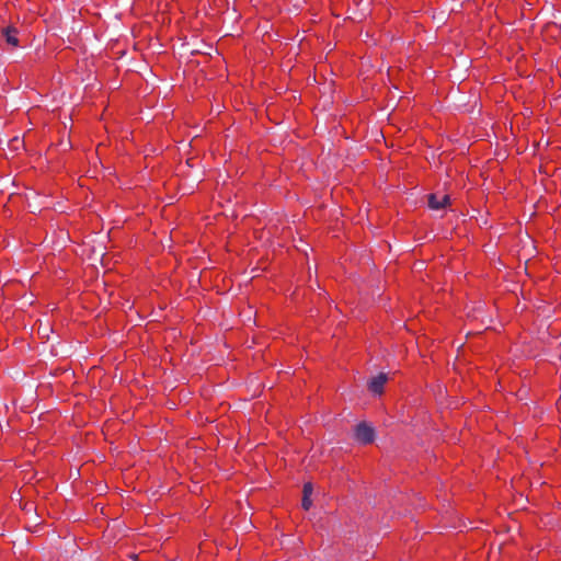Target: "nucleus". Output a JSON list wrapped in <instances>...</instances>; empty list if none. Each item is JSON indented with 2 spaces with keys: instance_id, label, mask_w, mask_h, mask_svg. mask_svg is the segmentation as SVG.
<instances>
[{
  "instance_id": "1",
  "label": "nucleus",
  "mask_w": 561,
  "mask_h": 561,
  "mask_svg": "<svg viewBox=\"0 0 561 561\" xmlns=\"http://www.w3.org/2000/svg\"><path fill=\"white\" fill-rule=\"evenodd\" d=\"M354 438L363 445L371 444L375 439V430L366 422H360L355 426Z\"/></svg>"
},
{
  "instance_id": "5",
  "label": "nucleus",
  "mask_w": 561,
  "mask_h": 561,
  "mask_svg": "<svg viewBox=\"0 0 561 561\" xmlns=\"http://www.w3.org/2000/svg\"><path fill=\"white\" fill-rule=\"evenodd\" d=\"M4 38H5V42L13 46V47H18L19 46V38L16 36L18 34V31L15 27L13 26H7L3 32H2Z\"/></svg>"
},
{
  "instance_id": "4",
  "label": "nucleus",
  "mask_w": 561,
  "mask_h": 561,
  "mask_svg": "<svg viewBox=\"0 0 561 561\" xmlns=\"http://www.w3.org/2000/svg\"><path fill=\"white\" fill-rule=\"evenodd\" d=\"M312 491H313V488L310 482H307L304 484V490H302L304 496H302V501H301V506L306 511H308L312 506V501H311Z\"/></svg>"
},
{
  "instance_id": "2",
  "label": "nucleus",
  "mask_w": 561,
  "mask_h": 561,
  "mask_svg": "<svg viewBox=\"0 0 561 561\" xmlns=\"http://www.w3.org/2000/svg\"><path fill=\"white\" fill-rule=\"evenodd\" d=\"M388 377L386 374L380 373L376 377L371 378L368 382V389L374 393L380 396L383 392V386L387 382Z\"/></svg>"
},
{
  "instance_id": "6",
  "label": "nucleus",
  "mask_w": 561,
  "mask_h": 561,
  "mask_svg": "<svg viewBox=\"0 0 561 561\" xmlns=\"http://www.w3.org/2000/svg\"><path fill=\"white\" fill-rule=\"evenodd\" d=\"M19 144H20V139L18 137L12 139V146L14 149H18Z\"/></svg>"
},
{
  "instance_id": "3",
  "label": "nucleus",
  "mask_w": 561,
  "mask_h": 561,
  "mask_svg": "<svg viewBox=\"0 0 561 561\" xmlns=\"http://www.w3.org/2000/svg\"><path fill=\"white\" fill-rule=\"evenodd\" d=\"M449 203V196L443 195L440 198L436 194L428 195V206L434 210H439L446 207Z\"/></svg>"
}]
</instances>
